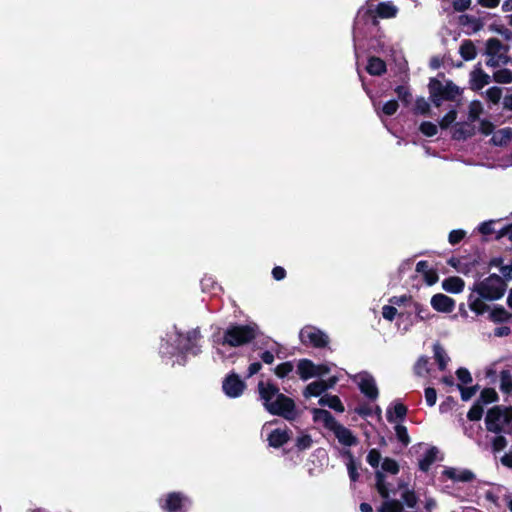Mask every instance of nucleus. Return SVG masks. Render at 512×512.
<instances>
[{
	"label": "nucleus",
	"mask_w": 512,
	"mask_h": 512,
	"mask_svg": "<svg viewBox=\"0 0 512 512\" xmlns=\"http://www.w3.org/2000/svg\"><path fill=\"white\" fill-rule=\"evenodd\" d=\"M258 391L260 399L269 413L281 416L287 420H293L296 417L294 401L280 393L275 385L270 382L260 381L258 383Z\"/></svg>",
	"instance_id": "nucleus-1"
},
{
	"label": "nucleus",
	"mask_w": 512,
	"mask_h": 512,
	"mask_svg": "<svg viewBox=\"0 0 512 512\" xmlns=\"http://www.w3.org/2000/svg\"><path fill=\"white\" fill-rule=\"evenodd\" d=\"M256 337V327L252 325L229 326L222 336H214V345L218 354L223 353L219 346L239 347L248 344Z\"/></svg>",
	"instance_id": "nucleus-2"
},
{
	"label": "nucleus",
	"mask_w": 512,
	"mask_h": 512,
	"mask_svg": "<svg viewBox=\"0 0 512 512\" xmlns=\"http://www.w3.org/2000/svg\"><path fill=\"white\" fill-rule=\"evenodd\" d=\"M488 431L494 433L512 432V408L494 407L490 409L485 418Z\"/></svg>",
	"instance_id": "nucleus-3"
},
{
	"label": "nucleus",
	"mask_w": 512,
	"mask_h": 512,
	"mask_svg": "<svg viewBox=\"0 0 512 512\" xmlns=\"http://www.w3.org/2000/svg\"><path fill=\"white\" fill-rule=\"evenodd\" d=\"M506 290V284L503 279L492 274L484 280L476 283L473 287V291L476 292L481 298L493 301L500 299Z\"/></svg>",
	"instance_id": "nucleus-4"
},
{
	"label": "nucleus",
	"mask_w": 512,
	"mask_h": 512,
	"mask_svg": "<svg viewBox=\"0 0 512 512\" xmlns=\"http://www.w3.org/2000/svg\"><path fill=\"white\" fill-rule=\"evenodd\" d=\"M429 91L433 103L439 107L444 100H455L460 95V89L451 81L445 83L431 79L429 82Z\"/></svg>",
	"instance_id": "nucleus-5"
},
{
	"label": "nucleus",
	"mask_w": 512,
	"mask_h": 512,
	"mask_svg": "<svg viewBox=\"0 0 512 512\" xmlns=\"http://www.w3.org/2000/svg\"><path fill=\"white\" fill-rule=\"evenodd\" d=\"M486 55L488 57L486 64L490 67H498L509 61L506 47L497 38H490L487 41Z\"/></svg>",
	"instance_id": "nucleus-6"
},
{
	"label": "nucleus",
	"mask_w": 512,
	"mask_h": 512,
	"mask_svg": "<svg viewBox=\"0 0 512 512\" xmlns=\"http://www.w3.org/2000/svg\"><path fill=\"white\" fill-rule=\"evenodd\" d=\"M300 339L303 344L314 347H323L328 343V336L313 326H306L300 331Z\"/></svg>",
	"instance_id": "nucleus-7"
},
{
	"label": "nucleus",
	"mask_w": 512,
	"mask_h": 512,
	"mask_svg": "<svg viewBox=\"0 0 512 512\" xmlns=\"http://www.w3.org/2000/svg\"><path fill=\"white\" fill-rule=\"evenodd\" d=\"M353 380L358 384L361 392L371 400L378 397V389L375 379L367 372L359 373L353 376Z\"/></svg>",
	"instance_id": "nucleus-8"
},
{
	"label": "nucleus",
	"mask_w": 512,
	"mask_h": 512,
	"mask_svg": "<svg viewBox=\"0 0 512 512\" xmlns=\"http://www.w3.org/2000/svg\"><path fill=\"white\" fill-rule=\"evenodd\" d=\"M338 442L344 447L356 446L359 443L358 437L347 427L338 423L332 430Z\"/></svg>",
	"instance_id": "nucleus-9"
},
{
	"label": "nucleus",
	"mask_w": 512,
	"mask_h": 512,
	"mask_svg": "<svg viewBox=\"0 0 512 512\" xmlns=\"http://www.w3.org/2000/svg\"><path fill=\"white\" fill-rule=\"evenodd\" d=\"M443 476L454 482H471L475 479V474L468 469L447 467L442 472Z\"/></svg>",
	"instance_id": "nucleus-10"
},
{
	"label": "nucleus",
	"mask_w": 512,
	"mask_h": 512,
	"mask_svg": "<svg viewBox=\"0 0 512 512\" xmlns=\"http://www.w3.org/2000/svg\"><path fill=\"white\" fill-rule=\"evenodd\" d=\"M244 388V382L236 374L229 375L223 382V390L229 397L240 396Z\"/></svg>",
	"instance_id": "nucleus-11"
},
{
	"label": "nucleus",
	"mask_w": 512,
	"mask_h": 512,
	"mask_svg": "<svg viewBox=\"0 0 512 512\" xmlns=\"http://www.w3.org/2000/svg\"><path fill=\"white\" fill-rule=\"evenodd\" d=\"M470 87L473 90H480L490 83V76L485 73L478 64L470 73Z\"/></svg>",
	"instance_id": "nucleus-12"
},
{
	"label": "nucleus",
	"mask_w": 512,
	"mask_h": 512,
	"mask_svg": "<svg viewBox=\"0 0 512 512\" xmlns=\"http://www.w3.org/2000/svg\"><path fill=\"white\" fill-rule=\"evenodd\" d=\"M431 306L439 312L448 313L454 309L455 301L444 294H436L431 299Z\"/></svg>",
	"instance_id": "nucleus-13"
},
{
	"label": "nucleus",
	"mask_w": 512,
	"mask_h": 512,
	"mask_svg": "<svg viewBox=\"0 0 512 512\" xmlns=\"http://www.w3.org/2000/svg\"><path fill=\"white\" fill-rule=\"evenodd\" d=\"M313 419L315 422L323 424L324 427L330 431H332L334 427L339 423L329 411L324 409H314Z\"/></svg>",
	"instance_id": "nucleus-14"
},
{
	"label": "nucleus",
	"mask_w": 512,
	"mask_h": 512,
	"mask_svg": "<svg viewBox=\"0 0 512 512\" xmlns=\"http://www.w3.org/2000/svg\"><path fill=\"white\" fill-rule=\"evenodd\" d=\"M290 438L287 429H275L268 436L270 446L278 448L284 445Z\"/></svg>",
	"instance_id": "nucleus-15"
},
{
	"label": "nucleus",
	"mask_w": 512,
	"mask_h": 512,
	"mask_svg": "<svg viewBox=\"0 0 512 512\" xmlns=\"http://www.w3.org/2000/svg\"><path fill=\"white\" fill-rule=\"evenodd\" d=\"M184 500L185 498L181 494L170 493L161 506L169 512H176L181 509Z\"/></svg>",
	"instance_id": "nucleus-16"
},
{
	"label": "nucleus",
	"mask_w": 512,
	"mask_h": 512,
	"mask_svg": "<svg viewBox=\"0 0 512 512\" xmlns=\"http://www.w3.org/2000/svg\"><path fill=\"white\" fill-rule=\"evenodd\" d=\"M297 370L300 378L303 380L315 377L317 374V372H315V364L308 359L300 360Z\"/></svg>",
	"instance_id": "nucleus-17"
},
{
	"label": "nucleus",
	"mask_w": 512,
	"mask_h": 512,
	"mask_svg": "<svg viewBox=\"0 0 512 512\" xmlns=\"http://www.w3.org/2000/svg\"><path fill=\"white\" fill-rule=\"evenodd\" d=\"M465 283L460 277H449L442 282V287L449 293H460Z\"/></svg>",
	"instance_id": "nucleus-18"
},
{
	"label": "nucleus",
	"mask_w": 512,
	"mask_h": 512,
	"mask_svg": "<svg viewBox=\"0 0 512 512\" xmlns=\"http://www.w3.org/2000/svg\"><path fill=\"white\" fill-rule=\"evenodd\" d=\"M474 135V127L469 123H458L453 131V138L457 140L466 139Z\"/></svg>",
	"instance_id": "nucleus-19"
},
{
	"label": "nucleus",
	"mask_w": 512,
	"mask_h": 512,
	"mask_svg": "<svg viewBox=\"0 0 512 512\" xmlns=\"http://www.w3.org/2000/svg\"><path fill=\"white\" fill-rule=\"evenodd\" d=\"M386 71L385 62L378 57H371L368 60L367 72L371 75L380 76Z\"/></svg>",
	"instance_id": "nucleus-20"
},
{
	"label": "nucleus",
	"mask_w": 512,
	"mask_h": 512,
	"mask_svg": "<svg viewBox=\"0 0 512 512\" xmlns=\"http://www.w3.org/2000/svg\"><path fill=\"white\" fill-rule=\"evenodd\" d=\"M319 404L322 406H328L331 409H334L337 412H344V406L341 403L338 396L335 395H325L320 398Z\"/></svg>",
	"instance_id": "nucleus-21"
},
{
	"label": "nucleus",
	"mask_w": 512,
	"mask_h": 512,
	"mask_svg": "<svg viewBox=\"0 0 512 512\" xmlns=\"http://www.w3.org/2000/svg\"><path fill=\"white\" fill-rule=\"evenodd\" d=\"M459 53L466 61L473 60L477 55L476 47L471 40H464L461 43Z\"/></svg>",
	"instance_id": "nucleus-22"
},
{
	"label": "nucleus",
	"mask_w": 512,
	"mask_h": 512,
	"mask_svg": "<svg viewBox=\"0 0 512 512\" xmlns=\"http://www.w3.org/2000/svg\"><path fill=\"white\" fill-rule=\"evenodd\" d=\"M200 337V332L198 330H193L189 332L186 337H183L182 335H179L178 339V348L180 350L188 351L192 348V345H190L192 342L197 341Z\"/></svg>",
	"instance_id": "nucleus-23"
},
{
	"label": "nucleus",
	"mask_w": 512,
	"mask_h": 512,
	"mask_svg": "<svg viewBox=\"0 0 512 512\" xmlns=\"http://www.w3.org/2000/svg\"><path fill=\"white\" fill-rule=\"evenodd\" d=\"M327 389H328V385H327L326 381H314L306 387L304 395L306 397L319 396Z\"/></svg>",
	"instance_id": "nucleus-24"
},
{
	"label": "nucleus",
	"mask_w": 512,
	"mask_h": 512,
	"mask_svg": "<svg viewBox=\"0 0 512 512\" xmlns=\"http://www.w3.org/2000/svg\"><path fill=\"white\" fill-rule=\"evenodd\" d=\"M512 139V129L503 128L495 132L492 136V141L495 145H505Z\"/></svg>",
	"instance_id": "nucleus-25"
},
{
	"label": "nucleus",
	"mask_w": 512,
	"mask_h": 512,
	"mask_svg": "<svg viewBox=\"0 0 512 512\" xmlns=\"http://www.w3.org/2000/svg\"><path fill=\"white\" fill-rule=\"evenodd\" d=\"M482 299L479 295L474 296L473 294L468 299L469 308L478 315L483 314L488 308Z\"/></svg>",
	"instance_id": "nucleus-26"
},
{
	"label": "nucleus",
	"mask_w": 512,
	"mask_h": 512,
	"mask_svg": "<svg viewBox=\"0 0 512 512\" xmlns=\"http://www.w3.org/2000/svg\"><path fill=\"white\" fill-rule=\"evenodd\" d=\"M403 511V505L400 501L396 499H385V501L382 503L380 508L378 509V512H402Z\"/></svg>",
	"instance_id": "nucleus-27"
},
{
	"label": "nucleus",
	"mask_w": 512,
	"mask_h": 512,
	"mask_svg": "<svg viewBox=\"0 0 512 512\" xmlns=\"http://www.w3.org/2000/svg\"><path fill=\"white\" fill-rule=\"evenodd\" d=\"M377 15L381 18H392L397 13V8L391 3H380L376 9Z\"/></svg>",
	"instance_id": "nucleus-28"
},
{
	"label": "nucleus",
	"mask_w": 512,
	"mask_h": 512,
	"mask_svg": "<svg viewBox=\"0 0 512 512\" xmlns=\"http://www.w3.org/2000/svg\"><path fill=\"white\" fill-rule=\"evenodd\" d=\"M376 489L382 498L388 499L390 497L389 489L385 482V476L382 472L376 473Z\"/></svg>",
	"instance_id": "nucleus-29"
},
{
	"label": "nucleus",
	"mask_w": 512,
	"mask_h": 512,
	"mask_svg": "<svg viewBox=\"0 0 512 512\" xmlns=\"http://www.w3.org/2000/svg\"><path fill=\"white\" fill-rule=\"evenodd\" d=\"M407 412V408L403 404H396L393 410L387 411V420L389 422H394L397 419H402Z\"/></svg>",
	"instance_id": "nucleus-30"
},
{
	"label": "nucleus",
	"mask_w": 512,
	"mask_h": 512,
	"mask_svg": "<svg viewBox=\"0 0 512 512\" xmlns=\"http://www.w3.org/2000/svg\"><path fill=\"white\" fill-rule=\"evenodd\" d=\"M434 357L438 362L439 368L444 370L449 361V357L447 356L445 350L438 344L434 345Z\"/></svg>",
	"instance_id": "nucleus-31"
},
{
	"label": "nucleus",
	"mask_w": 512,
	"mask_h": 512,
	"mask_svg": "<svg viewBox=\"0 0 512 512\" xmlns=\"http://www.w3.org/2000/svg\"><path fill=\"white\" fill-rule=\"evenodd\" d=\"M493 79L497 83L509 84L512 82V71L509 69H499L493 73Z\"/></svg>",
	"instance_id": "nucleus-32"
},
{
	"label": "nucleus",
	"mask_w": 512,
	"mask_h": 512,
	"mask_svg": "<svg viewBox=\"0 0 512 512\" xmlns=\"http://www.w3.org/2000/svg\"><path fill=\"white\" fill-rule=\"evenodd\" d=\"M500 388L503 392H512V376L508 371H502L500 376Z\"/></svg>",
	"instance_id": "nucleus-33"
},
{
	"label": "nucleus",
	"mask_w": 512,
	"mask_h": 512,
	"mask_svg": "<svg viewBox=\"0 0 512 512\" xmlns=\"http://www.w3.org/2000/svg\"><path fill=\"white\" fill-rule=\"evenodd\" d=\"M428 363H429V360L427 357H420L417 360L416 364L414 365L415 373L418 376H424V375L428 374V372H429Z\"/></svg>",
	"instance_id": "nucleus-34"
},
{
	"label": "nucleus",
	"mask_w": 512,
	"mask_h": 512,
	"mask_svg": "<svg viewBox=\"0 0 512 512\" xmlns=\"http://www.w3.org/2000/svg\"><path fill=\"white\" fill-rule=\"evenodd\" d=\"M497 400V393L492 388H486L481 392L479 402L482 404H490Z\"/></svg>",
	"instance_id": "nucleus-35"
},
{
	"label": "nucleus",
	"mask_w": 512,
	"mask_h": 512,
	"mask_svg": "<svg viewBox=\"0 0 512 512\" xmlns=\"http://www.w3.org/2000/svg\"><path fill=\"white\" fill-rule=\"evenodd\" d=\"M483 111L482 105L479 101H472L469 105L468 118L470 121H475L479 118Z\"/></svg>",
	"instance_id": "nucleus-36"
},
{
	"label": "nucleus",
	"mask_w": 512,
	"mask_h": 512,
	"mask_svg": "<svg viewBox=\"0 0 512 512\" xmlns=\"http://www.w3.org/2000/svg\"><path fill=\"white\" fill-rule=\"evenodd\" d=\"M490 318L495 322H503L509 318V313L504 308L497 307L491 311Z\"/></svg>",
	"instance_id": "nucleus-37"
},
{
	"label": "nucleus",
	"mask_w": 512,
	"mask_h": 512,
	"mask_svg": "<svg viewBox=\"0 0 512 512\" xmlns=\"http://www.w3.org/2000/svg\"><path fill=\"white\" fill-rule=\"evenodd\" d=\"M401 498L409 508H414L417 504V496L413 490L405 489Z\"/></svg>",
	"instance_id": "nucleus-38"
},
{
	"label": "nucleus",
	"mask_w": 512,
	"mask_h": 512,
	"mask_svg": "<svg viewBox=\"0 0 512 512\" xmlns=\"http://www.w3.org/2000/svg\"><path fill=\"white\" fill-rule=\"evenodd\" d=\"M345 455H347L348 458H349V461L347 463V469H348L349 477H350V479L352 481H356L358 476H359V474L357 472V468H356V465H355L354 458H353L352 454L349 451H346Z\"/></svg>",
	"instance_id": "nucleus-39"
},
{
	"label": "nucleus",
	"mask_w": 512,
	"mask_h": 512,
	"mask_svg": "<svg viewBox=\"0 0 512 512\" xmlns=\"http://www.w3.org/2000/svg\"><path fill=\"white\" fill-rule=\"evenodd\" d=\"M486 97L487 99L492 102L493 104H497L502 96V90L499 87H491L486 91Z\"/></svg>",
	"instance_id": "nucleus-40"
},
{
	"label": "nucleus",
	"mask_w": 512,
	"mask_h": 512,
	"mask_svg": "<svg viewBox=\"0 0 512 512\" xmlns=\"http://www.w3.org/2000/svg\"><path fill=\"white\" fill-rule=\"evenodd\" d=\"M483 415V407L480 403H477L472 406V408L469 410L467 417L471 421H477L480 420Z\"/></svg>",
	"instance_id": "nucleus-41"
},
{
	"label": "nucleus",
	"mask_w": 512,
	"mask_h": 512,
	"mask_svg": "<svg viewBox=\"0 0 512 512\" xmlns=\"http://www.w3.org/2000/svg\"><path fill=\"white\" fill-rule=\"evenodd\" d=\"M434 460L435 452L433 450L428 451L424 458L419 462L420 469L423 471H427L430 465L434 462Z\"/></svg>",
	"instance_id": "nucleus-42"
},
{
	"label": "nucleus",
	"mask_w": 512,
	"mask_h": 512,
	"mask_svg": "<svg viewBox=\"0 0 512 512\" xmlns=\"http://www.w3.org/2000/svg\"><path fill=\"white\" fill-rule=\"evenodd\" d=\"M420 131L428 137H432L437 134V126L432 122H423L420 125Z\"/></svg>",
	"instance_id": "nucleus-43"
},
{
	"label": "nucleus",
	"mask_w": 512,
	"mask_h": 512,
	"mask_svg": "<svg viewBox=\"0 0 512 512\" xmlns=\"http://www.w3.org/2000/svg\"><path fill=\"white\" fill-rule=\"evenodd\" d=\"M382 469L392 474H397L399 471V466L397 462L390 458H385L382 462Z\"/></svg>",
	"instance_id": "nucleus-44"
},
{
	"label": "nucleus",
	"mask_w": 512,
	"mask_h": 512,
	"mask_svg": "<svg viewBox=\"0 0 512 512\" xmlns=\"http://www.w3.org/2000/svg\"><path fill=\"white\" fill-rule=\"evenodd\" d=\"M293 370V365L291 362H285V363H281L279 364L276 368H275V374L280 377V378H283L285 377L286 375H288L291 371Z\"/></svg>",
	"instance_id": "nucleus-45"
},
{
	"label": "nucleus",
	"mask_w": 512,
	"mask_h": 512,
	"mask_svg": "<svg viewBox=\"0 0 512 512\" xmlns=\"http://www.w3.org/2000/svg\"><path fill=\"white\" fill-rule=\"evenodd\" d=\"M457 118L455 110L449 111L440 121L439 125L442 129L448 128Z\"/></svg>",
	"instance_id": "nucleus-46"
},
{
	"label": "nucleus",
	"mask_w": 512,
	"mask_h": 512,
	"mask_svg": "<svg viewBox=\"0 0 512 512\" xmlns=\"http://www.w3.org/2000/svg\"><path fill=\"white\" fill-rule=\"evenodd\" d=\"M381 461V454L377 449H371L367 455V462L374 468L378 467Z\"/></svg>",
	"instance_id": "nucleus-47"
},
{
	"label": "nucleus",
	"mask_w": 512,
	"mask_h": 512,
	"mask_svg": "<svg viewBox=\"0 0 512 512\" xmlns=\"http://www.w3.org/2000/svg\"><path fill=\"white\" fill-rule=\"evenodd\" d=\"M397 315V309L391 305H385L382 308V316L384 319L388 321L394 320L395 316Z\"/></svg>",
	"instance_id": "nucleus-48"
},
{
	"label": "nucleus",
	"mask_w": 512,
	"mask_h": 512,
	"mask_svg": "<svg viewBox=\"0 0 512 512\" xmlns=\"http://www.w3.org/2000/svg\"><path fill=\"white\" fill-rule=\"evenodd\" d=\"M507 445V441L503 436H496L492 441V449L494 452L502 451Z\"/></svg>",
	"instance_id": "nucleus-49"
},
{
	"label": "nucleus",
	"mask_w": 512,
	"mask_h": 512,
	"mask_svg": "<svg viewBox=\"0 0 512 512\" xmlns=\"http://www.w3.org/2000/svg\"><path fill=\"white\" fill-rule=\"evenodd\" d=\"M398 109V103L395 100H390L384 104L382 111L385 115L391 116L396 113Z\"/></svg>",
	"instance_id": "nucleus-50"
},
{
	"label": "nucleus",
	"mask_w": 512,
	"mask_h": 512,
	"mask_svg": "<svg viewBox=\"0 0 512 512\" xmlns=\"http://www.w3.org/2000/svg\"><path fill=\"white\" fill-rule=\"evenodd\" d=\"M412 309L420 320H425L429 316L428 310L418 303H412Z\"/></svg>",
	"instance_id": "nucleus-51"
},
{
	"label": "nucleus",
	"mask_w": 512,
	"mask_h": 512,
	"mask_svg": "<svg viewBox=\"0 0 512 512\" xmlns=\"http://www.w3.org/2000/svg\"><path fill=\"white\" fill-rule=\"evenodd\" d=\"M425 400L428 406H434L437 400V393L434 388L428 387L425 389Z\"/></svg>",
	"instance_id": "nucleus-52"
},
{
	"label": "nucleus",
	"mask_w": 512,
	"mask_h": 512,
	"mask_svg": "<svg viewBox=\"0 0 512 512\" xmlns=\"http://www.w3.org/2000/svg\"><path fill=\"white\" fill-rule=\"evenodd\" d=\"M458 388L461 391V398L464 401H468L476 393V387H467V388H465L462 385H458Z\"/></svg>",
	"instance_id": "nucleus-53"
},
{
	"label": "nucleus",
	"mask_w": 512,
	"mask_h": 512,
	"mask_svg": "<svg viewBox=\"0 0 512 512\" xmlns=\"http://www.w3.org/2000/svg\"><path fill=\"white\" fill-rule=\"evenodd\" d=\"M457 378L463 384H468L472 381L470 372L465 368H460L456 372Z\"/></svg>",
	"instance_id": "nucleus-54"
},
{
	"label": "nucleus",
	"mask_w": 512,
	"mask_h": 512,
	"mask_svg": "<svg viewBox=\"0 0 512 512\" xmlns=\"http://www.w3.org/2000/svg\"><path fill=\"white\" fill-rule=\"evenodd\" d=\"M471 0H455L453 2V8L458 12H463L471 6Z\"/></svg>",
	"instance_id": "nucleus-55"
},
{
	"label": "nucleus",
	"mask_w": 512,
	"mask_h": 512,
	"mask_svg": "<svg viewBox=\"0 0 512 512\" xmlns=\"http://www.w3.org/2000/svg\"><path fill=\"white\" fill-rule=\"evenodd\" d=\"M396 433H397L398 439L402 443H404V444H408L409 443V437H408V433H407L406 427H404L402 425L396 426Z\"/></svg>",
	"instance_id": "nucleus-56"
},
{
	"label": "nucleus",
	"mask_w": 512,
	"mask_h": 512,
	"mask_svg": "<svg viewBox=\"0 0 512 512\" xmlns=\"http://www.w3.org/2000/svg\"><path fill=\"white\" fill-rule=\"evenodd\" d=\"M464 235H465V232L462 230H453L449 234V242L453 245L457 244L458 242H460L463 239Z\"/></svg>",
	"instance_id": "nucleus-57"
},
{
	"label": "nucleus",
	"mask_w": 512,
	"mask_h": 512,
	"mask_svg": "<svg viewBox=\"0 0 512 512\" xmlns=\"http://www.w3.org/2000/svg\"><path fill=\"white\" fill-rule=\"evenodd\" d=\"M415 109L420 114H426L429 110V104L424 98L418 99Z\"/></svg>",
	"instance_id": "nucleus-58"
},
{
	"label": "nucleus",
	"mask_w": 512,
	"mask_h": 512,
	"mask_svg": "<svg viewBox=\"0 0 512 512\" xmlns=\"http://www.w3.org/2000/svg\"><path fill=\"white\" fill-rule=\"evenodd\" d=\"M396 93L402 101H404L406 103H408L410 101L411 95L405 87H403V86L397 87Z\"/></svg>",
	"instance_id": "nucleus-59"
},
{
	"label": "nucleus",
	"mask_w": 512,
	"mask_h": 512,
	"mask_svg": "<svg viewBox=\"0 0 512 512\" xmlns=\"http://www.w3.org/2000/svg\"><path fill=\"white\" fill-rule=\"evenodd\" d=\"M493 224H494V221H487V222H483L480 226H479V231L484 234V235H489V234H492L493 233Z\"/></svg>",
	"instance_id": "nucleus-60"
},
{
	"label": "nucleus",
	"mask_w": 512,
	"mask_h": 512,
	"mask_svg": "<svg viewBox=\"0 0 512 512\" xmlns=\"http://www.w3.org/2000/svg\"><path fill=\"white\" fill-rule=\"evenodd\" d=\"M494 126L491 122L482 120L480 123V131L485 135H490L493 132Z\"/></svg>",
	"instance_id": "nucleus-61"
},
{
	"label": "nucleus",
	"mask_w": 512,
	"mask_h": 512,
	"mask_svg": "<svg viewBox=\"0 0 512 512\" xmlns=\"http://www.w3.org/2000/svg\"><path fill=\"white\" fill-rule=\"evenodd\" d=\"M312 443V440L310 438V436H302L300 438H298L297 440V446L300 448V449H306L308 447H310Z\"/></svg>",
	"instance_id": "nucleus-62"
},
{
	"label": "nucleus",
	"mask_w": 512,
	"mask_h": 512,
	"mask_svg": "<svg viewBox=\"0 0 512 512\" xmlns=\"http://www.w3.org/2000/svg\"><path fill=\"white\" fill-rule=\"evenodd\" d=\"M424 277H425V281L429 285H433L438 280V276H437L436 272L433 270L426 271L424 274Z\"/></svg>",
	"instance_id": "nucleus-63"
},
{
	"label": "nucleus",
	"mask_w": 512,
	"mask_h": 512,
	"mask_svg": "<svg viewBox=\"0 0 512 512\" xmlns=\"http://www.w3.org/2000/svg\"><path fill=\"white\" fill-rule=\"evenodd\" d=\"M500 272L506 280L512 279V264L501 266Z\"/></svg>",
	"instance_id": "nucleus-64"
}]
</instances>
